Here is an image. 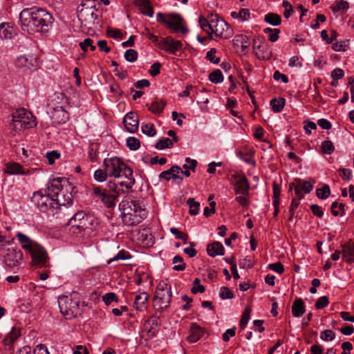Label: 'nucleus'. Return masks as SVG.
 <instances>
[{
	"label": "nucleus",
	"instance_id": "obj_1",
	"mask_svg": "<svg viewBox=\"0 0 354 354\" xmlns=\"http://www.w3.org/2000/svg\"><path fill=\"white\" fill-rule=\"evenodd\" d=\"M53 21L54 18L50 12L37 6L24 8L19 14L21 28L30 35L48 32Z\"/></svg>",
	"mask_w": 354,
	"mask_h": 354
},
{
	"label": "nucleus",
	"instance_id": "obj_2",
	"mask_svg": "<svg viewBox=\"0 0 354 354\" xmlns=\"http://www.w3.org/2000/svg\"><path fill=\"white\" fill-rule=\"evenodd\" d=\"M62 182L68 184V180L61 178H54L48 183V193L54 198L58 212L61 206L69 205L73 203V195L66 187L64 189Z\"/></svg>",
	"mask_w": 354,
	"mask_h": 354
},
{
	"label": "nucleus",
	"instance_id": "obj_3",
	"mask_svg": "<svg viewBox=\"0 0 354 354\" xmlns=\"http://www.w3.org/2000/svg\"><path fill=\"white\" fill-rule=\"evenodd\" d=\"M92 196L100 201L106 207L111 208L115 205V201L120 195V189L111 180L102 187L92 185Z\"/></svg>",
	"mask_w": 354,
	"mask_h": 354
},
{
	"label": "nucleus",
	"instance_id": "obj_4",
	"mask_svg": "<svg viewBox=\"0 0 354 354\" xmlns=\"http://www.w3.org/2000/svg\"><path fill=\"white\" fill-rule=\"evenodd\" d=\"M32 202L37 206L38 209L48 215L54 216L58 211L54 198L48 193V188L35 192L32 197Z\"/></svg>",
	"mask_w": 354,
	"mask_h": 354
},
{
	"label": "nucleus",
	"instance_id": "obj_5",
	"mask_svg": "<svg viewBox=\"0 0 354 354\" xmlns=\"http://www.w3.org/2000/svg\"><path fill=\"white\" fill-rule=\"evenodd\" d=\"M80 295L73 292L71 296H62L58 298V304L62 314L71 319L80 313Z\"/></svg>",
	"mask_w": 354,
	"mask_h": 354
},
{
	"label": "nucleus",
	"instance_id": "obj_6",
	"mask_svg": "<svg viewBox=\"0 0 354 354\" xmlns=\"http://www.w3.org/2000/svg\"><path fill=\"white\" fill-rule=\"evenodd\" d=\"M11 126L15 131L29 129L36 126L33 115L25 109L16 110L12 114Z\"/></svg>",
	"mask_w": 354,
	"mask_h": 354
},
{
	"label": "nucleus",
	"instance_id": "obj_7",
	"mask_svg": "<svg viewBox=\"0 0 354 354\" xmlns=\"http://www.w3.org/2000/svg\"><path fill=\"white\" fill-rule=\"evenodd\" d=\"M157 21L166 25L169 28L171 29L172 32H181L182 34L185 35L189 32V30L183 26V18L176 13H171L165 15L162 12H158L156 15Z\"/></svg>",
	"mask_w": 354,
	"mask_h": 354
},
{
	"label": "nucleus",
	"instance_id": "obj_8",
	"mask_svg": "<svg viewBox=\"0 0 354 354\" xmlns=\"http://www.w3.org/2000/svg\"><path fill=\"white\" fill-rule=\"evenodd\" d=\"M171 294L170 286L163 281L159 283L153 298L155 308L158 310L163 311L171 302Z\"/></svg>",
	"mask_w": 354,
	"mask_h": 354
},
{
	"label": "nucleus",
	"instance_id": "obj_9",
	"mask_svg": "<svg viewBox=\"0 0 354 354\" xmlns=\"http://www.w3.org/2000/svg\"><path fill=\"white\" fill-rule=\"evenodd\" d=\"M70 232L78 234L92 225V218L83 211L77 212L68 221Z\"/></svg>",
	"mask_w": 354,
	"mask_h": 354
},
{
	"label": "nucleus",
	"instance_id": "obj_10",
	"mask_svg": "<svg viewBox=\"0 0 354 354\" xmlns=\"http://www.w3.org/2000/svg\"><path fill=\"white\" fill-rule=\"evenodd\" d=\"M119 175L115 178L116 180H111L112 183L120 189V194L129 193L136 182L133 176V170L127 166Z\"/></svg>",
	"mask_w": 354,
	"mask_h": 354
},
{
	"label": "nucleus",
	"instance_id": "obj_11",
	"mask_svg": "<svg viewBox=\"0 0 354 354\" xmlns=\"http://www.w3.org/2000/svg\"><path fill=\"white\" fill-rule=\"evenodd\" d=\"M212 28L209 35L214 34L216 37L227 38L232 32L229 30L228 24L216 14H211Z\"/></svg>",
	"mask_w": 354,
	"mask_h": 354
},
{
	"label": "nucleus",
	"instance_id": "obj_12",
	"mask_svg": "<svg viewBox=\"0 0 354 354\" xmlns=\"http://www.w3.org/2000/svg\"><path fill=\"white\" fill-rule=\"evenodd\" d=\"M253 51L260 60H268L272 57V51L268 43L261 36H257L252 41Z\"/></svg>",
	"mask_w": 354,
	"mask_h": 354
},
{
	"label": "nucleus",
	"instance_id": "obj_13",
	"mask_svg": "<svg viewBox=\"0 0 354 354\" xmlns=\"http://www.w3.org/2000/svg\"><path fill=\"white\" fill-rule=\"evenodd\" d=\"M103 166L107 171L109 177L116 178L122 170H125L127 165L122 159L116 156L110 158H105L103 161Z\"/></svg>",
	"mask_w": 354,
	"mask_h": 354
},
{
	"label": "nucleus",
	"instance_id": "obj_14",
	"mask_svg": "<svg viewBox=\"0 0 354 354\" xmlns=\"http://www.w3.org/2000/svg\"><path fill=\"white\" fill-rule=\"evenodd\" d=\"M32 257L33 266L44 267L48 260V255L46 250L39 243L28 252Z\"/></svg>",
	"mask_w": 354,
	"mask_h": 354
},
{
	"label": "nucleus",
	"instance_id": "obj_15",
	"mask_svg": "<svg viewBox=\"0 0 354 354\" xmlns=\"http://www.w3.org/2000/svg\"><path fill=\"white\" fill-rule=\"evenodd\" d=\"M183 44L180 41L175 40L171 37L162 38L159 42V48L172 55H176L178 50L181 49Z\"/></svg>",
	"mask_w": 354,
	"mask_h": 354
},
{
	"label": "nucleus",
	"instance_id": "obj_16",
	"mask_svg": "<svg viewBox=\"0 0 354 354\" xmlns=\"http://www.w3.org/2000/svg\"><path fill=\"white\" fill-rule=\"evenodd\" d=\"M236 180L234 184V192L236 195L248 196L250 190V183L245 175L234 176Z\"/></svg>",
	"mask_w": 354,
	"mask_h": 354
},
{
	"label": "nucleus",
	"instance_id": "obj_17",
	"mask_svg": "<svg viewBox=\"0 0 354 354\" xmlns=\"http://www.w3.org/2000/svg\"><path fill=\"white\" fill-rule=\"evenodd\" d=\"M49 113L53 122L60 124L66 123L68 120V114L62 106H57L49 109Z\"/></svg>",
	"mask_w": 354,
	"mask_h": 354
},
{
	"label": "nucleus",
	"instance_id": "obj_18",
	"mask_svg": "<svg viewBox=\"0 0 354 354\" xmlns=\"http://www.w3.org/2000/svg\"><path fill=\"white\" fill-rule=\"evenodd\" d=\"M123 123L127 130L130 133H135L138 129L139 118L137 113L129 112L124 118Z\"/></svg>",
	"mask_w": 354,
	"mask_h": 354
},
{
	"label": "nucleus",
	"instance_id": "obj_19",
	"mask_svg": "<svg viewBox=\"0 0 354 354\" xmlns=\"http://www.w3.org/2000/svg\"><path fill=\"white\" fill-rule=\"evenodd\" d=\"M22 259V253L20 251H10L5 257V263L9 268H13L19 263Z\"/></svg>",
	"mask_w": 354,
	"mask_h": 354
},
{
	"label": "nucleus",
	"instance_id": "obj_20",
	"mask_svg": "<svg viewBox=\"0 0 354 354\" xmlns=\"http://www.w3.org/2000/svg\"><path fill=\"white\" fill-rule=\"evenodd\" d=\"M21 331L19 328H12L11 331L3 339V344L8 346L9 351H12L13 344L16 340L20 337Z\"/></svg>",
	"mask_w": 354,
	"mask_h": 354
},
{
	"label": "nucleus",
	"instance_id": "obj_21",
	"mask_svg": "<svg viewBox=\"0 0 354 354\" xmlns=\"http://www.w3.org/2000/svg\"><path fill=\"white\" fill-rule=\"evenodd\" d=\"M207 252L212 257L223 256L225 254V248L221 243L214 241L207 245Z\"/></svg>",
	"mask_w": 354,
	"mask_h": 354
},
{
	"label": "nucleus",
	"instance_id": "obj_22",
	"mask_svg": "<svg viewBox=\"0 0 354 354\" xmlns=\"http://www.w3.org/2000/svg\"><path fill=\"white\" fill-rule=\"evenodd\" d=\"M203 329L196 324H192L189 329V335L187 337L189 343H195L203 335Z\"/></svg>",
	"mask_w": 354,
	"mask_h": 354
},
{
	"label": "nucleus",
	"instance_id": "obj_23",
	"mask_svg": "<svg viewBox=\"0 0 354 354\" xmlns=\"http://www.w3.org/2000/svg\"><path fill=\"white\" fill-rule=\"evenodd\" d=\"M17 236L22 248L28 252L38 244L37 242L30 239L28 236L21 232H18Z\"/></svg>",
	"mask_w": 354,
	"mask_h": 354
},
{
	"label": "nucleus",
	"instance_id": "obj_24",
	"mask_svg": "<svg viewBox=\"0 0 354 354\" xmlns=\"http://www.w3.org/2000/svg\"><path fill=\"white\" fill-rule=\"evenodd\" d=\"M342 259L348 263L354 261V243L342 245Z\"/></svg>",
	"mask_w": 354,
	"mask_h": 354
},
{
	"label": "nucleus",
	"instance_id": "obj_25",
	"mask_svg": "<svg viewBox=\"0 0 354 354\" xmlns=\"http://www.w3.org/2000/svg\"><path fill=\"white\" fill-rule=\"evenodd\" d=\"M135 1L142 14L149 17L153 16V9L149 0H135Z\"/></svg>",
	"mask_w": 354,
	"mask_h": 354
},
{
	"label": "nucleus",
	"instance_id": "obj_26",
	"mask_svg": "<svg viewBox=\"0 0 354 354\" xmlns=\"http://www.w3.org/2000/svg\"><path fill=\"white\" fill-rule=\"evenodd\" d=\"M122 222L129 226L136 225L141 223L143 220L142 216L137 214H129V215H123L122 216Z\"/></svg>",
	"mask_w": 354,
	"mask_h": 354
},
{
	"label": "nucleus",
	"instance_id": "obj_27",
	"mask_svg": "<svg viewBox=\"0 0 354 354\" xmlns=\"http://www.w3.org/2000/svg\"><path fill=\"white\" fill-rule=\"evenodd\" d=\"M5 172L8 174H26L27 172L17 162H9L6 165Z\"/></svg>",
	"mask_w": 354,
	"mask_h": 354
},
{
	"label": "nucleus",
	"instance_id": "obj_28",
	"mask_svg": "<svg viewBox=\"0 0 354 354\" xmlns=\"http://www.w3.org/2000/svg\"><path fill=\"white\" fill-rule=\"evenodd\" d=\"M149 295L143 292L136 296L134 300V308L138 311H142L145 308L146 301L148 300Z\"/></svg>",
	"mask_w": 354,
	"mask_h": 354
},
{
	"label": "nucleus",
	"instance_id": "obj_29",
	"mask_svg": "<svg viewBox=\"0 0 354 354\" xmlns=\"http://www.w3.org/2000/svg\"><path fill=\"white\" fill-rule=\"evenodd\" d=\"M33 60H36L35 58H32V57H30V59H29L26 55H20L17 57L15 61V65L17 67H25L28 69H30L31 67L34 66L33 64Z\"/></svg>",
	"mask_w": 354,
	"mask_h": 354
},
{
	"label": "nucleus",
	"instance_id": "obj_30",
	"mask_svg": "<svg viewBox=\"0 0 354 354\" xmlns=\"http://www.w3.org/2000/svg\"><path fill=\"white\" fill-rule=\"evenodd\" d=\"M139 239L142 242L143 246L149 248L154 243V239L153 235L147 230H143L139 234Z\"/></svg>",
	"mask_w": 354,
	"mask_h": 354
},
{
	"label": "nucleus",
	"instance_id": "obj_31",
	"mask_svg": "<svg viewBox=\"0 0 354 354\" xmlns=\"http://www.w3.org/2000/svg\"><path fill=\"white\" fill-rule=\"evenodd\" d=\"M292 315L295 317H301L305 313L304 303L301 299H296L292 306Z\"/></svg>",
	"mask_w": 354,
	"mask_h": 354
},
{
	"label": "nucleus",
	"instance_id": "obj_32",
	"mask_svg": "<svg viewBox=\"0 0 354 354\" xmlns=\"http://www.w3.org/2000/svg\"><path fill=\"white\" fill-rule=\"evenodd\" d=\"M264 21L273 26H277L281 24V17L277 13L269 12L264 16Z\"/></svg>",
	"mask_w": 354,
	"mask_h": 354
},
{
	"label": "nucleus",
	"instance_id": "obj_33",
	"mask_svg": "<svg viewBox=\"0 0 354 354\" xmlns=\"http://www.w3.org/2000/svg\"><path fill=\"white\" fill-rule=\"evenodd\" d=\"M165 105L166 103L163 100L156 98L149 107V109L154 114H160Z\"/></svg>",
	"mask_w": 354,
	"mask_h": 354
},
{
	"label": "nucleus",
	"instance_id": "obj_34",
	"mask_svg": "<svg viewBox=\"0 0 354 354\" xmlns=\"http://www.w3.org/2000/svg\"><path fill=\"white\" fill-rule=\"evenodd\" d=\"M200 27L209 35L211 32L212 24H211V14L208 15L207 18L201 15L198 19Z\"/></svg>",
	"mask_w": 354,
	"mask_h": 354
},
{
	"label": "nucleus",
	"instance_id": "obj_35",
	"mask_svg": "<svg viewBox=\"0 0 354 354\" xmlns=\"http://www.w3.org/2000/svg\"><path fill=\"white\" fill-rule=\"evenodd\" d=\"M263 32L268 35V40L271 42H275L279 39L280 30L278 28H266Z\"/></svg>",
	"mask_w": 354,
	"mask_h": 354
},
{
	"label": "nucleus",
	"instance_id": "obj_36",
	"mask_svg": "<svg viewBox=\"0 0 354 354\" xmlns=\"http://www.w3.org/2000/svg\"><path fill=\"white\" fill-rule=\"evenodd\" d=\"M284 98H273L270 101V106H272V111L275 113H279L282 111L285 105Z\"/></svg>",
	"mask_w": 354,
	"mask_h": 354
},
{
	"label": "nucleus",
	"instance_id": "obj_37",
	"mask_svg": "<svg viewBox=\"0 0 354 354\" xmlns=\"http://www.w3.org/2000/svg\"><path fill=\"white\" fill-rule=\"evenodd\" d=\"M331 213L333 216H337L339 215L343 216L345 214V205L343 203H338L335 201L331 205Z\"/></svg>",
	"mask_w": 354,
	"mask_h": 354
},
{
	"label": "nucleus",
	"instance_id": "obj_38",
	"mask_svg": "<svg viewBox=\"0 0 354 354\" xmlns=\"http://www.w3.org/2000/svg\"><path fill=\"white\" fill-rule=\"evenodd\" d=\"M187 204L189 205V213L191 215H196L198 214L200 209V203L194 200L193 198L187 199Z\"/></svg>",
	"mask_w": 354,
	"mask_h": 354
},
{
	"label": "nucleus",
	"instance_id": "obj_39",
	"mask_svg": "<svg viewBox=\"0 0 354 354\" xmlns=\"http://www.w3.org/2000/svg\"><path fill=\"white\" fill-rule=\"evenodd\" d=\"M129 205L133 207L134 212L138 214V216L140 215V216H142V218L144 219V218L146 216V211L144 208H142L141 204L136 201H129Z\"/></svg>",
	"mask_w": 354,
	"mask_h": 354
},
{
	"label": "nucleus",
	"instance_id": "obj_40",
	"mask_svg": "<svg viewBox=\"0 0 354 354\" xmlns=\"http://www.w3.org/2000/svg\"><path fill=\"white\" fill-rule=\"evenodd\" d=\"M12 35V29L8 24L4 23L0 24V37L1 39L11 38Z\"/></svg>",
	"mask_w": 354,
	"mask_h": 354
},
{
	"label": "nucleus",
	"instance_id": "obj_41",
	"mask_svg": "<svg viewBox=\"0 0 354 354\" xmlns=\"http://www.w3.org/2000/svg\"><path fill=\"white\" fill-rule=\"evenodd\" d=\"M119 208L121 211V216L129 215V214H136L127 201H122L119 205Z\"/></svg>",
	"mask_w": 354,
	"mask_h": 354
},
{
	"label": "nucleus",
	"instance_id": "obj_42",
	"mask_svg": "<svg viewBox=\"0 0 354 354\" xmlns=\"http://www.w3.org/2000/svg\"><path fill=\"white\" fill-rule=\"evenodd\" d=\"M141 130L143 133L150 137L154 136L156 133L154 125L151 123H142Z\"/></svg>",
	"mask_w": 354,
	"mask_h": 354
},
{
	"label": "nucleus",
	"instance_id": "obj_43",
	"mask_svg": "<svg viewBox=\"0 0 354 354\" xmlns=\"http://www.w3.org/2000/svg\"><path fill=\"white\" fill-rule=\"evenodd\" d=\"M330 194V189L328 185H324L321 188H318L316 190V195L321 199L327 198Z\"/></svg>",
	"mask_w": 354,
	"mask_h": 354
},
{
	"label": "nucleus",
	"instance_id": "obj_44",
	"mask_svg": "<svg viewBox=\"0 0 354 354\" xmlns=\"http://www.w3.org/2000/svg\"><path fill=\"white\" fill-rule=\"evenodd\" d=\"M209 80L215 84L221 83L223 81V76L221 70L216 69L212 72L209 75Z\"/></svg>",
	"mask_w": 354,
	"mask_h": 354
},
{
	"label": "nucleus",
	"instance_id": "obj_45",
	"mask_svg": "<svg viewBox=\"0 0 354 354\" xmlns=\"http://www.w3.org/2000/svg\"><path fill=\"white\" fill-rule=\"evenodd\" d=\"M172 147V141L171 139L168 138H163L162 139L160 140L158 142H156V144L155 145V147L159 150L167 148H171Z\"/></svg>",
	"mask_w": 354,
	"mask_h": 354
},
{
	"label": "nucleus",
	"instance_id": "obj_46",
	"mask_svg": "<svg viewBox=\"0 0 354 354\" xmlns=\"http://www.w3.org/2000/svg\"><path fill=\"white\" fill-rule=\"evenodd\" d=\"M131 258V256L128 251L122 250L116 255H115L112 259H109L108 261V263H111L113 261H118V260H127Z\"/></svg>",
	"mask_w": 354,
	"mask_h": 354
},
{
	"label": "nucleus",
	"instance_id": "obj_47",
	"mask_svg": "<svg viewBox=\"0 0 354 354\" xmlns=\"http://www.w3.org/2000/svg\"><path fill=\"white\" fill-rule=\"evenodd\" d=\"M107 176H109V174L105 169H98L93 174L94 179L99 183L104 182Z\"/></svg>",
	"mask_w": 354,
	"mask_h": 354
},
{
	"label": "nucleus",
	"instance_id": "obj_48",
	"mask_svg": "<svg viewBox=\"0 0 354 354\" xmlns=\"http://www.w3.org/2000/svg\"><path fill=\"white\" fill-rule=\"evenodd\" d=\"M170 171L172 173V180H176L177 184H180L183 180V177L178 176V174L183 172L182 169L177 165H174L170 168Z\"/></svg>",
	"mask_w": 354,
	"mask_h": 354
},
{
	"label": "nucleus",
	"instance_id": "obj_49",
	"mask_svg": "<svg viewBox=\"0 0 354 354\" xmlns=\"http://www.w3.org/2000/svg\"><path fill=\"white\" fill-rule=\"evenodd\" d=\"M349 8V4L347 1L339 0L336 2V4L331 7L332 11L334 13L338 12L340 10H346Z\"/></svg>",
	"mask_w": 354,
	"mask_h": 354
},
{
	"label": "nucleus",
	"instance_id": "obj_50",
	"mask_svg": "<svg viewBox=\"0 0 354 354\" xmlns=\"http://www.w3.org/2000/svg\"><path fill=\"white\" fill-rule=\"evenodd\" d=\"M251 311L252 309L250 306L245 308L240 321V326L242 328H244L246 326L248 321L250 320Z\"/></svg>",
	"mask_w": 354,
	"mask_h": 354
},
{
	"label": "nucleus",
	"instance_id": "obj_51",
	"mask_svg": "<svg viewBox=\"0 0 354 354\" xmlns=\"http://www.w3.org/2000/svg\"><path fill=\"white\" fill-rule=\"evenodd\" d=\"M321 150L324 154H331L334 151L335 147L330 140H325L322 143Z\"/></svg>",
	"mask_w": 354,
	"mask_h": 354
},
{
	"label": "nucleus",
	"instance_id": "obj_52",
	"mask_svg": "<svg viewBox=\"0 0 354 354\" xmlns=\"http://www.w3.org/2000/svg\"><path fill=\"white\" fill-rule=\"evenodd\" d=\"M127 146L130 150L136 151L139 149L140 146V142L137 138L129 137L127 140Z\"/></svg>",
	"mask_w": 354,
	"mask_h": 354
},
{
	"label": "nucleus",
	"instance_id": "obj_53",
	"mask_svg": "<svg viewBox=\"0 0 354 354\" xmlns=\"http://www.w3.org/2000/svg\"><path fill=\"white\" fill-rule=\"evenodd\" d=\"M173 263H180V264L176 265L173 267L174 270L176 271H183L185 269L186 265L183 263V259L179 255H176L173 258Z\"/></svg>",
	"mask_w": 354,
	"mask_h": 354
},
{
	"label": "nucleus",
	"instance_id": "obj_54",
	"mask_svg": "<svg viewBox=\"0 0 354 354\" xmlns=\"http://www.w3.org/2000/svg\"><path fill=\"white\" fill-rule=\"evenodd\" d=\"M124 58L129 62H134L138 58V53L134 49H129L124 53Z\"/></svg>",
	"mask_w": 354,
	"mask_h": 354
},
{
	"label": "nucleus",
	"instance_id": "obj_55",
	"mask_svg": "<svg viewBox=\"0 0 354 354\" xmlns=\"http://www.w3.org/2000/svg\"><path fill=\"white\" fill-rule=\"evenodd\" d=\"M219 296L222 299H230L234 297V294L229 288L224 286L221 288Z\"/></svg>",
	"mask_w": 354,
	"mask_h": 354
},
{
	"label": "nucleus",
	"instance_id": "obj_56",
	"mask_svg": "<svg viewBox=\"0 0 354 354\" xmlns=\"http://www.w3.org/2000/svg\"><path fill=\"white\" fill-rule=\"evenodd\" d=\"M216 50L215 48H211L209 51H207L206 55V58L210 62L217 64L220 62V58L216 56Z\"/></svg>",
	"mask_w": 354,
	"mask_h": 354
},
{
	"label": "nucleus",
	"instance_id": "obj_57",
	"mask_svg": "<svg viewBox=\"0 0 354 354\" xmlns=\"http://www.w3.org/2000/svg\"><path fill=\"white\" fill-rule=\"evenodd\" d=\"M335 337V333L331 330H325L320 334V338L324 341H332Z\"/></svg>",
	"mask_w": 354,
	"mask_h": 354
},
{
	"label": "nucleus",
	"instance_id": "obj_58",
	"mask_svg": "<svg viewBox=\"0 0 354 354\" xmlns=\"http://www.w3.org/2000/svg\"><path fill=\"white\" fill-rule=\"evenodd\" d=\"M102 301L106 305H109L113 301L118 302V297L113 292H109L102 296Z\"/></svg>",
	"mask_w": 354,
	"mask_h": 354
},
{
	"label": "nucleus",
	"instance_id": "obj_59",
	"mask_svg": "<svg viewBox=\"0 0 354 354\" xmlns=\"http://www.w3.org/2000/svg\"><path fill=\"white\" fill-rule=\"evenodd\" d=\"M170 232L173 234L176 235V238L177 239L183 240L184 243H186L187 239L188 238V235L187 234L183 233L180 232L177 228L176 227H171L170 228Z\"/></svg>",
	"mask_w": 354,
	"mask_h": 354
},
{
	"label": "nucleus",
	"instance_id": "obj_60",
	"mask_svg": "<svg viewBox=\"0 0 354 354\" xmlns=\"http://www.w3.org/2000/svg\"><path fill=\"white\" fill-rule=\"evenodd\" d=\"M339 172L340 177L344 180H349L352 178V171L348 169L340 168Z\"/></svg>",
	"mask_w": 354,
	"mask_h": 354
},
{
	"label": "nucleus",
	"instance_id": "obj_61",
	"mask_svg": "<svg viewBox=\"0 0 354 354\" xmlns=\"http://www.w3.org/2000/svg\"><path fill=\"white\" fill-rule=\"evenodd\" d=\"M328 305V299L326 296L321 297L316 302L315 307L317 309H322Z\"/></svg>",
	"mask_w": 354,
	"mask_h": 354
},
{
	"label": "nucleus",
	"instance_id": "obj_62",
	"mask_svg": "<svg viewBox=\"0 0 354 354\" xmlns=\"http://www.w3.org/2000/svg\"><path fill=\"white\" fill-rule=\"evenodd\" d=\"M268 268H270V270H272L279 274H282L284 271L283 266L280 262L269 264Z\"/></svg>",
	"mask_w": 354,
	"mask_h": 354
},
{
	"label": "nucleus",
	"instance_id": "obj_63",
	"mask_svg": "<svg viewBox=\"0 0 354 354\" xmlns=\"http://www.w3.org/2000/svg\"><path fill=\"white\" fill-rule=\"evenodd\" d=\"M46 156L48 159V163L52 165L55 162L56 159H58L60 157V154L56 151H51L46 153Z\"/></svg>",
	"mask_w": 354,
	"mask_h": 354
},
{
	"label": "nucleus",
	"instance_id": "obj_64",
	"mask_svg": "<svg viewBox=\"0 0 354 354\" xmlns=\"http://www.w3.org/2000/svg\"><path fill=\"white\" fill-rule=\"evenodd\" d=\"M81 6L82 8L80 10V12L84 11V7H85L86 10L90 8L97 10L96 6L95 4V0H85L82 3Z\"/></svg>",
	"mask_w": 354,
	"mask_h": 354
}]
</instances>
